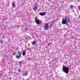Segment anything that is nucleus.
Returning a JSON list of instances; mask_svg holds the SVG:
<instances>
[{"label": "nucleus", "mask_w": 80, "mask_h": 80, "mask_svg": "<svg viewBox=\"0 0 80 80\" xmlns=\"http://www.w3.org/2000/svg\"><path fill=\"white\" fill-rule=\"evenodd\" d=\"M37 20H39V19H38V18L36 17L35 18V21H37Z\"/></svg>", "instance_id": "13"}, {"label": "nucleus", "mask_w": 80, "mask_h": 80, "mask_svg": "<svg viewBox=\"0 0 80 80\" xmlns=\"http://www.w3.org/2000/svg\"><path fill=\"white\" fill-rule=\"evenodd\" d=\"M48 0V1H50V0Z\"/></svg>", "instance_id": "25"}, {"label": "nucleus", "mask_w": 80, "mask_h": 80, "mask_svg": "<svg viewBox=\"0 0 80 80\" xmlns=\"http://www.w3.org/2000/svg\"><path fill=\"white\" fill-rule=\"evenodd\" d=\"M67 19V20H68V22H70V19L68 18L67 17H65Z\"/></svg>", "instance_id": "9"}, {"label": "nucleus", "mask_w": 80, "mask_h": 80, "mask_svg": "<svg viewBox=\"0 0 80 80\" xmlns=\"http://www.w3.org/2000/svg\"><path fill=\"white\" fill-rule=\"evenodd\" d=\"M18 72H21V70L19 69L18 70Z\"/></svg>", "instance_id": "18"}, {"label": "nucleus", "mask_w": 80, "mask_h": 80, "mask_svg": "<svg viewBox=\"0 0 80 80\" xmlns=\"http://www.w3.org/2000/svg\"><path fill=\"white\" fill-rule=\"evenodd\" d=\"M12 7H13V8H15V3H14V2H13L12 3Z\"/></svg>", "instance_id": "8"}, {"label": "nucleus", "mask_w": 80, "mask_h": 80, "mask_svg": "<svg viewBox=\"0 0 80 80\" xmlns=\"http://www.w3.org/2000/svg\"><path fill=\"white\" fill-rule=\"evenodd\" d=\"M67 23V18H65V19H64L62 20V24H66V25H67L68 26V23Z\"/></svg>", "instance_id": "3"}, {"label": "nucleus", "mask_w": 80, "mask_h": 80, "mask_svg": "<svg viewBox=\"0 0 80 80\" xmlns=\"http://www.w3.org/2000/svg\"><path fill=\"white\" fill-rule=\"evenodd\" d=\"M0 75H1V74H0Z\"/></svg>", "instance_id": "27"}, {"label": "nucleus", "mask_w": 80, "mask_h": 80, "mask_svg": "<svg viewBox=\"0 0 80 80\" xmlns=\"http://www.w3.org/2000/svg\"><path fill=\"white\" fill-rule=\"evenodd\" d=\"M0 42L1 43V44H2V43H3V41L2 40H0Z\"/></svg>", "instance_id": "15"}, {"label": "nucleus", "mask_w": 80, "mask_h": 80, "mask_svg": "<svg viewBox=\"0 0 80 80\" xmlns=\"http://www.w3.org/2000/svg\"><path fill=\"white\" fill-rule=\"evenodd\" d=\"M78 8L79 10H80V6H79L78 7Z\"/></svg>", "instance_id": "19"}, {"label": "nucleus", "mask_w": 80, "mask_h": 80, "mask_svg": "<svg viewBox=\"0 0 80 80\" xmlns=\"http://www.w3.org/2000/svg\"><path fill=\"white\" fill-rule=\"evenodd\" d=\"M74 7V6L73 5H71L70 6V8H71V9H72Z\"/></svg>", "instance_id": "10"}, {"label": "nucleus", "mask_w": 80, "mask_h": 80, "mask_svg": "<svg viewBox=\"0 0 80 80\" xmlns=\"http://www.w3.org/2000/svg\"><path fill=\"white\" fill-rule=\"evenodd\" d=\"M13 55H14V56H15L16 55V53H15V52H13Z\"/></svg>", "instance_id": "17"}, {"label": "nucleus", "mask_w": 80, "mask_h": 80, "mask_svg": "<svg viewBox=\"0 0 80 80\" xmlns=\"http://www.w3.org/2000/svg\"><path fill=\"white\" fill-rule=\"evenodd\" d=\"M70 67H71V66L67 67L65 66H63L62 67L63 72H65V73H68V71H69V69H70Z\"/></svg>", "instance_id": "1"}, {"label": "nucleus", "mask_w": 80, "mask_h": 80, "mask_svg": "<svg viewBox=\"0 0 80 80\" xmlns=\"http://www.w3.org/2000/svg\"><path fill=\"white\" fill-rule=\"evenodd\" d=\"M18 53L19 55H17V56L16 57V58H18V59H19V58H20L21 57V54L19 53Z\"/></svg>", "instance_id": "5"}, {"label": "nucleus", "mask_w": 80, "mask_h": 80, "mask_svg": "<svg viewBox=\"0 0 80 80\" xmlns=\"http://www.w3.org/2000/svg\"><path fill=\"white\" fill-rule=\"evenodd\" d=\"M23 75H24V76H26L27 75V73H25L24 74H23Z\"/></svg>", "instance_id": "11"}, {"label": "nucleus", "mask_w": 80, "mask_h": 80, "mask_svg": "<svg viewBox=\"0 0 80 80\" xmlns=\"http://www.w3.org/2000/svg\"><path fill=\"white\" fill-rule=\"evenodd\" d=\"M49 24H50L49 26L50 27H51V26H52V24L50 23H46L45 25H44V28L46 30H48L49 29Z\"/></svg>", "instance_id": "2"}, {"label": "nucleus", "mask_w": 80, "mask_h": 80, "mask_svg": "<svg viewBox=\"0 0 80 80\" xmlns=\"http://www.w3.org/2000/svg\"><path fill=\"white\" fill-rule=\"evenodd\" d=\"M36 9H37L38 8V6H36L34 7Z\"/></svg>", "instance_id": "16"}, {"label": "nucleus", "mask_w": 80, "mask_h": 80, "mask_svg": "<svg viewBox=\"0 0 80 80\" xmlns=\"http://www.w3.org/2000/svg\"><path fill=\"white\" fill-rule=\"evenodd\" d=\"M28 28H27L25 29V30H28Z\"/></svg>", "instance_id": "20"}, {"label": "nucleus", "mask_w": 80, "mask_h": 80, "mask_svg": "<svg viewBox=\"0 0 80 80\" xmlns=\"http://www.w3.org/2000/svg\"><path fill=\"white\" fill-rule=\"evenodd\" d=\"M0 72H1V71H0Z\"/></svg>", "instance_id": "26"}, {"label": "nucleus", "mask_w": 80, "mask_h": 80, "mask_svg": "<svg viewBox=\"0 0 80 80\" xmlns=\"http://www.w3.org/2000/svg\"><path fill=\"white\" fill-rule=\"evenodd\" d=\"M32 43L33 45H37V42L35 41H33V42H32Z\"/></svg>", "instance_id": "7"}, {"label": "nucleus", "mask_w": 80, "mask_h": 80, "mask_svg": "<svg viewBox=\"0 0 80 80\" xmlns=\"http://www.w3.org/2000/svg\"><path fill=\"white\" fill-rule=\"evenodd\" d=\"M40 15H41V16H43V15H46V12H40L39 13Z\"/></svg>", "instance_id": "4"}, {"label": "nucleus", "mask_w": 80, "mask_h": 80, "mask_svg": "<svg viewBox=\"0 0 80 80\" xmlns=\"http://www.w3.org/2000/svg\"><path fill=\"white\" fill-rule=\"evenodd\" d=\"M11 78H9V80H11Z\"/></svg>", "instance_id": "23"}, {"label": "nucleus", "mask_w": 80, "mask_h": 80, "mask_svg": "<svg viewBox=\"0 0 80 80\" xmlns=\"http://www.w3.org/2000/svg\"><path fill=\"white\" fill-rule=\"evenodd\" d=\"M22 55H23L24 56V55H25V52L23 51L22 52Z\"/></svg>", "instance_id": "12"}, {"label": "nucleus", "mask_w": 80, "mask_h": 80, "mask_svg": "<svg viewBox=\"0 0 80 80\" xmlns=\"http://www.w3.org/2000/svg\"><path fill=\"white\" fill-rule=\"evenodd\" d=\"M33 9L34 11H36L37 9L34 7L33 8Z\"/></svg>", "instance_id": "14"}, {"label": "nucleus", "mask_w": 80, "mask_h": 80, "mask_svg": "<svg viewBox=\"0 0 80 80\" xmlns=\"http://www.w3.org/2000/svg\"><path fill=\"white\" fill-rule=\"evenodd\" d=\"M40 20H37V21H36L35 22L36 23H37V24H38V25H40V24H41V22H40Z\"/></svg>", "instance_id": "6"}, {"label": "nucleus", "mask_w": 80, "mask_h": 80, "mask_svg": "<svg viewBox=\"0 0 80 80\" xmlns=\"http://www.w3.org/2000/svg\"><path fill=\"white\" fill-rule=\"evenodd\" d=\"M39 30H42V29L41 28H40L39 29Z\"/></svg>", "instance_id": "22"}, {"label": "nucleus", "mask_w": 80, "mask_h": 80, "mask_svg": "<svg viewBox=\"0 0 80 80\" xmlns=\"http://www.w3.org/2000/svg\"><path fill=\"white\" fill-rule=\"evenodd\" d=\"M79 18H80V16L79 17Z\"/></svg>", "instance_id": "24"}, {"label": "nucleus", "mask_w": 80, "mask_h": 80, "mask_svg": "<svg viewBox=\"0 0 80 80\" xmlns=\"http://www.w3.org/2000/svg\"><path fill=\"white\" fill-rule=\"evenodd\" d=\"M19 64H21V62H19Z\"/></svg>", "instance_id": "21"}]
</instances>
